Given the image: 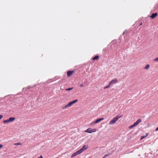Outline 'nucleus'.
<instances>
[{
	"label": "nucleus",
	"mask_w": 158,
	"mask_h": 158,
	"mask_svg": "<svg viewBox=\"0 0 158 158\" xmlns=\"http://www.w3.org/2000/svg\"><path fill=\"white\" fill-rule=\"evenodd\" d=\"M122 115L119 116L117 115L115 118H114L112 120H111L109 124L110 125H113L114 124L116 121H117L118 119L122 117Z\"/></svg>",
	"instance_id": "nucleus-1"
},
{
	"label": "nucleus",
	"mask_w": 158,
	"mask_h": 158,
	"mask_svg": "<svg viewBox=\"0 0 158 158\" xmlns=\"http://www.w3.org/2000/svg\"><path fill=\"white\" fill-rule=\"evenodd\" d=\"M141 121V119L140 118L138 119L136 122L135 123L132 125L130 126L129 127V128L131 129L137 125Z\"/></svg>",
	"instance_id": "nucleus-2"
},
{
	"label": "nucleus",
	"mask_w": 158,
	"mask_h": 158,
	"mask_svg": "<svg viewBox=\"0 0 158 158\" xmlns=\"http://www.w3.org/2000/svg\"><path fill=\"white\" fill-rule=\"evenodd\" d=\"M97 129H92L91 128H89L87 129L85 131V132L89 133H92V132H94L97 131Z\"/></svg>",
	"instance_id": "nucleus-3"
},
{
	"label": "nucleus",
	"mask_w": 158,
	"mask_h": 158,
	"mask_svg": "<svg viewBox=\"0 0 158 158\" xmlns=\"http://www.w3.org/2000/svg\"><path fill=\"white\" fill-rule=\"evenodd\" d=\"M88 148V146L87 145H84L79 150L81 153L84 151L86 150Z\"/></svg>",
	"instance_id": "nucleus-4"
},
{
	"label": "nucleus",
	"mask_w": 158,
	"mask_h": 158,
	"mask_svg": "<svg viewBox=\"0 0 158 158\" xmlns=\"http://www.w3.org/2000/svg\"><path fill=\"white\" fill-rule=\"evenodd\" d=\"M81 153V152L80 151V150L77 151L76 152L72 154L71 156V158H73V157L75 156L76 155L79 154Z\"/></svg>",
	"instance_id": "nucleus-5"
},
{
	"label": "nucleus",
	"mask_w": 158,
	"mask_h": 158,
	"mask_svg": "<svg viewBox=\"0 0 158 158\" xmlns=\"http://www.w3.org/2000/svg\"><path fill=\"white\" fill-rule=\"evenodd\" d=\"M104 119L103 118H101L97 119L94 122H93L92 123L90 124L91 125H92L93 124H95L100 122L101 121L103 120Z\"/></svg>",
	"instance_id": "nucleus-6"
},
{
	"label": "nucleus",
	"mask_w": 158,
	"mask_h": 158,
	"mask_svg": "<svg viewBox=\"0 0 158 158\" xmlns=\"http://www.w3.org/2000/svg\"><path fill=\"white\" fill-rule=\"evenodd\" d=\"M118 81L117 79H114L112 80L110 82L109 84L111 85L112 84L114 83H117Z\"/></svg>",
	"instance_id": "nucleus-7"
},
{
	"label": "nucleus",
	"mask_w": 158,
	"mask_h": 158,
	"mask_svg": "<svg viewBox=\"0 0 158 158\" xmlns=\"http://www.w3.org/2000/svg\"><path fill=\"white\" fill-rule=\"evenodd\" d=\"M74 72V71L73 70L68 71L67 72V76L68 77L71 76Z\"/></svg>",
	"instance_id": "nucleus-8"
},
{
	"label": "nucleus",
	"mask_w": 158,
	"mask_h": 158,
	"mask_svg": "<svg viewBox=\"0 0 158 158\" xmlns=\"http://www.w3.org/2000/svg\"><path fill=\"white\" fill-rule=\"evenodd\" d=\"M157 13H153L150 16V17L152 19H153L155 18L157 15Z\"/></svg>",
	"instance_id": "nucleus-9"
},
{
	"label": "nucleus",
	"mask_w": 158,
	"mask_h": 158,
	"mask_svg": "<svg viewBox=\"0 0 158 158\" xmlns=\"http://www.w3.org/2000/svg\"><path fill=\"white\" fill-rule=\"evenodd\" d=\"M113 153V152H111L108 153L107 154H106V155H105L102 158H105L106 157L108 156H110V155H111Z\"/></svg>",
	"instance_id": "nucleus-10"
},
{
	"label": "nucleus",
	"mask_w": 158,
	"mask_h": 158,
	"mask_svg": "<svg viewBox=\"0 0 158 158\" xmlns=\"http://www.w3.org/2000/svg\"><path fill=\"white\" fill-rule=\"evenodd\" d=\"M15 119V118L14 117H12L8 119L10 122L13 121Z\"/></svg>",
	"instance_id": "nucleus-11"
},
{
	"label": "nucleus",
	"mask_w": 158,
	"mask_h": 158,
	"mask_svg": "<svg viewBox=\"0 0 158 158\" xmlns=\"http://www.w3.org/2000/svg\"><path fill=\"white\" fill-rule=\"evenodd\" d=\"M99 57L98 55H96L93 58V60H97L99 58Z\"/></svg>",
	"instance_id": "nucleus-12"
},
{
	"label": "nucleus",
	"mask_w": 158,
	"mask_h": 158,
	"mask_svg": "<svg viewBox=\"0 0 158 158\" xmlns=\"http://www.w3.org/2000/svg\"><path fill=\"white\" fill-rule=\"evenodd\" d=\"M150 67V65L149 64H147L144 68V69H148Z\"/></svg>",
	"instance_id": "nucleus-13"
},
{
	"label": "nucleus",
	"mask_w": 158,
	"mask_h": 158,
	"mask_svg": "<svg viewBox=\"0 0 158 158\" xmlns=\"http://www.w3.org/2000/svg\"><path fill=\"white\" fill-rule=\"evenodd\" d=\"M3 122L4 123H10V122L9 121V119H6V120H4L3 121Z\"/></svg>",
	"instance_id": "nucleus-14"
},
{
	"label": "nucleus",
	"mask_w": 158,
	"mask_h": 158,
	"mask_svg": "<svg viewBox=\"0 0 158 158\" xmlns=\"http://www.w3.org/2000/svg\"><path fill=\"white\" fill-rule=\"evenodd\" d=\"M73 104V103L72 102H70L68 104V106H69V107H70Z\"/></svg>",
	"instance_id": "nucleus-15"
},
{
	"label": "nucleus",
	"mask_w": 158,
	"mask_h": 158,
	"mask_svg": "<svg viewBox=\"0 0 158 158\" xmlns=\"http://www.w3.org/2000/svg\"><path fill=\"white\" fill-rule=\"evenodd\" d=\"M73 88V87L65 89V90L66 91H70V90H71Z\"/></svg>",
	"instance_id": "nucleus-16"
},
{
	"label": "nucleus",
	"mask_w": 158,
	"mask_h": 158,
	"mask_svg": "<svg viewBox=\"0 0 158 158\" xmlns=\"http://www.w3.org/2000/svg\"><path fill=\"white\" fill-rule=\"evenodd\" d=\"M111 86V85L109 84L106 87H104V89H107L109 88L110 86Z\"/></svg>",
	"instance_id": "nucleus-17"
},
{
	"label": "nucleus",
	"mask_w": 158,
	"mask_h": 158,
	"mask_svg": "<svg viewBox=\"0 0 158 158\" xmlns=\"http://www.w3.org/2000/svg\"><path fill=\"white\" fill-rule=\"evenodd\" d=\"M21 143L19 142L14 144L16 146L21 145Z\"/></svg>",
	"instance_id": "nucleus-18"
},
{
	"label": "nucleus",
	"mask_w": 158,
	"mask_h": 158,
	"mask_svg": "<svg viewBox=\"0 0 158 158\" xmlns=\"http://www.w3.org/2000/svg\"><path fill=\"white\" fill-rule=\"evenodd\" d=\"M78 101V100L77 99H76L73 101H72V102L73 103V104L74 103L77 102Z\"/></svg>",
	"instance_id": "nucleus-19"
},
{
	"label": "nucleus",
	"mask_w": 158,
	"mask_h": 158,
	"mask_svg": "<svg viewBox=\"0 0 158 158\" xmlns=\"http://www.w3.org/2000/svg\"><path fill=\"white\" fill-rule=\"evenodd\" d=\"M154 61L158 62V57L155 59Z\"/></svg>",
	"instance_id": "nucleus-20"
},
{
	"label": "nucleus",
	"mask_w": 158,
	"mask_h": 158,
	"mask_svg": "<svg viewBox=\"0 0 158 158\" xmlns=\"http://www.w3.org/2000/svg\"><path fill=\"white\" fill-rule=\"evenodd\" d=\"M69 107V106H68V104H67V105H65L62 108L63 109H65V108H66V107Z\"/></svg>",
	"instance_id": "nucleus-21"
},
{
	"label": "nucleus",
	"mask_w": 158,
	"mask_h": 158,
	"mask_svg": "<svg viewBox=\"0 0 158 158\" xmlns=\"http://www.w3.org/2000/svg\"><path fill=\"white\" fill-rule=\"evenodd\" d=\"M147 136V135L146 136H142L141 137V139H143L145 137H146Z\"/></svg>",
	"instance_id": "nucleus-22"
},
{
	"label": "nucleus",
	"mask_w": 158,
	"mask_h": 158,
	"mask_svg": "<svg viewBox=\"0 0 158 158\" xmlns=\"http://www.w3.org/2000/svg\"><path fill=\"white\" fill-rule=\"evenodd\" d=\"M3 117V116L2 114L0 115V119H1Z\"/></svg>",
	"instance_id": "nucleus-23"
},
{
	"label": "nucleus",
	"mask_w": 158,
	"mask_h": 158,
	"mask_svg": "<svg viewBox=\"0 0 158 158\" xmlns=\"http://www.w3.org/2000/svg\"><path fill=\"white\" fill-rule=\"evenodd\" d=\"M3 147V145L2 144H0V149Z\"/></svg>",
	"instance_id": "nucleus-24"
},
{
	"label": "nucleus",
	"mask_w": 158,
	"mask_h": 158,
	"mask_svg": "<svg viewBox=\"0 0 158 158\" xmlns=\"http://www.w3.org/2000/svg\"><path fill=\"white\" fill-rule=\"evenodd\" d=\"M80 87H83V86H84V85L83 84H81L80 85Z\"/></svg>",
	"instance_id": "nucleus-25"
},
{
	"label": "nucleus",
	"mask_w": 158,
	"mask_h": 158,
	"mask_svg": "<svg viewBox=\"0 0 158 158\" xmlns=\"http://www.w3.org/2000/svg\"><path fill=\"white\" fill-rule=\"evenodd\" d=\"M158 131V127H157V128H156V130H155V131Z\"/></svg>",
	"instance_id": "nucleus-26"
},
{
	"label": "nucleus",
	"mask_w": 158,
	"mask_h": 158,
	"mask_svg": "<svg viewBox=\"0 0 158 158\" xmlns=\"http://www.w3.org/2000/svg\"><path fill=\"white\" fill-rule=\"evenodd\" d=\"M142 23H140V24L139 25H142Z\"/></svg>",
	"instance_id": "nucleus-27"
},
{
	"label": "nucleus",
	"mask_w": 158,
	"mask_h": 158,
	"mask_svg": "<svg viewBox=\"0 0 158 158\" xmlns=\"http://www.w3.org/2000/svg\"><path fill=\"white\" fill-rule=\"evenodd\" d=\"M125 33V31H124L123 33V34H124Z\"/></svg>",
	"instance_id": "nucleus-28"
}]
</instances>
